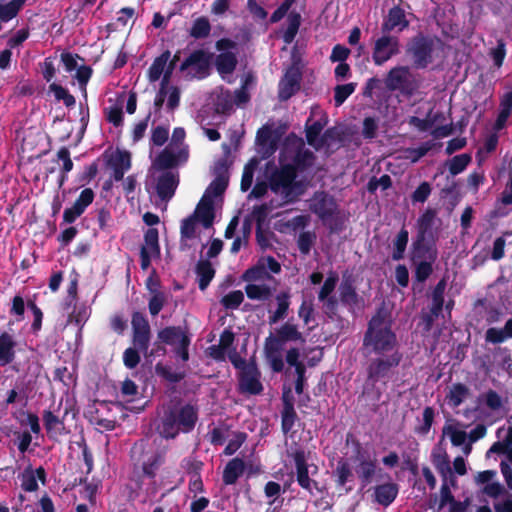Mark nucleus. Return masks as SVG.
<instances>
[{"instance_id":"f257e3e1","label":"nucleus","mask_w":512,"mask_h":512,"mask_svg":"<svg viewBox=\"0 0 512 512\" xmlns=\"http://www.w3.org/2000/svg\"><path fill=\"white\" fill-rule=\"evenodd\" d=\"M363 349L368 357L367 381L386 385L403 359L396 334L385 315L378 311L368 322L363 337Z\"/></svg>"},{"instance_id":"f03ea898","label":"nucleus","mask_w":512,"mask_h":512,"mask_svg":"<svg viewBox=\"0 0 512 512\" xmlns=\"http://www.w3.org/2000/svg\"><path fill=\"white\" fill-rule=\"evenodd\" d=\"M198 420V409L192 404H182L181 400L171 401L164 407L158 425V432L165 439H174L180 432H191Z\"/></svg>"},{"instance_id":"7ed1b4c3","label":"nucleus","mask_w":512,"mask_h":512,"mask_svg":"<svg viewBox=\"0 0 512 512\" xmlns=\"http://www.w3.org/2000/svg\"><path fill=\"white\" fill-rule=\"evenodd\" d=\"M438 249L433 238L416 236L410 247V261L414 265V281L424 283L433 273Z\"/></svg>"},{"instance_id":"20e7f679","label":"nucleus","mask_w":512,"mask_h":512,"mask_svg":"<svg viewBox=\"0 0 512 512\" xmlns=\"http://www.w3.org/2000/svg\"><path fill=\"white\" fill-rule=\"evenodd\" d=\"M294 168L289 164L275 167L267 175L269 189L276 195H280L285 203H295L304 193L305 187L297 180Z\"/></svg>"},{"instance_id":"39448f33","label":"nucleus","mask_w":512,"mask_h":512,"mask_svg":"<svg viewBox=\"0 0 512 512\" xmlns=\"http://www.w3.org/2000/svg\"><path fill=\"white\" fill-rule=\"evenodd\" d=\"M309 208L324 225L328 226L330 232H339L343 226V219L339 205L334 198L326 191L314 192Z\"/></svg>"},{"instance_id":"423d86ee","label":"nucleus","mask_w":512,"mask_h":512,"mask_svg":"<svg viewBox=\"0 0 512 512\" xmlns=\"http://www.w3.org/2000/svg\"><path fill=\"white\" fill-rule=\"evenodd\" d=\"M131 459L135 471H141L144 477L153 479L164 464L165 454L149 445L144 440L136 442L131 448Z\"/></svg>"},{"instance_id":"0eeeda50","label":"nucleus","mask_w":512,"mask_h":512,"mask_svg":"<svg viewBox=\"0 0 512 512\" xmlns=\"http://www.w3.org/2000/svg\"><path fill=\"white\" fill-rule=\"evenodd\" d=\"M436 41L439 40L423 34L410 39L406 52L411 57L415 68L425 69L432 63Z\"/></svg>"},{"instance_id":"6e6552de","label":"nucleus","mask_w":512,"mask_h":512,"mask_svg":"<svg viewBox=\"0 0 512 512\" xmlns=\"http://www.w3.org/2000/svg\"><path fill=\"white\" fill-rule=\"evenodd\" d=\"M385 84L390 91H399L406 97L413 96L420 87L419 81L407 66L392 68L386 76Z\"/></svg>"},{"instance_id":"1a4fd4ad","label":"nucleus","mask_w":512,"mask_h":512,"mask_svg":"<svg viewBox=\"0 0 512 512\" xmlns=\"http://www.w3.org/2000/svg\"><path fill=\"white\" fill-rule=\"evenodd\" d=\"M132 327V344L133 347L139 348L143 354L150 347L151 343V326L147 317L139 311H134L131 317Z\"/></svg>"},{"instance_id":"9d476101","label":"nucleus","mask_w":512,"mask_h":512,"mask_svg":"<svg viewBox=\"0 0 512 512\" xmlns=\"http://www.w3.org/2000/svg\"><path fill=\"white\" fill-rule=\"evenodd\" d=\"M261 372L255 359L249 361V365L238 374V390L242 394L260 395L263 392Z\"/></svg>"},{"instance_id":"9b49d317","label":"nucleus","mask_w":512,"mask_h":512,"mask_svg":"<svg viewBox=\"0 0 512 512\" xmlns=\"http://www.w3.org/2000/svg\"><path fill=\"white\" fill-rule=\"evenodd\" d=\"M400 41L390 33L379 37L374 44L372 59L375 65L381 66L400 52Z\"/></svg>"},{"instance_id":"f8f14e48","label":"nucleus","mask_w":512,"mask_h":512,"mask_svg":"<svg viewBox=\"0 0 512 512\" xmlns=\"http://www.w3.org/2000/svg\"><path fill=\"white\" fill-rule=\"evenodd\" d=\"M213 54L203 49L194 50L190 55L181 63L179 70L184 72L192 68L195 76L204 78L209 75L211 61Z\"/></svg>"},{"instance_id":"ddd939ff","label":"nucleus","mask_w":512,"mask_h":512,"mask_svg":"<svg viewBox=\"0 0 512 512\" xmlns=\"http://www.w3.org/2000/svg\"><path fill=\"white\" fill-rule=\"evenodd\" d=\"M70 411L71 409L66 407L61 417L55 415L50 410L43 411V424L50 439H56L58 436H63L69 433V430L65 426V418Z\"/></svg>"},{"instance_id":"4468645a","label":"nucleus","mask_w":512,"mask_h":512,"mask_svg":"<svg viewBox=\"0 0 512 512\" xmlns=\"http://www.w3.org/2000/svg\"><path fill=\"white\" fill-rule=\"evenodd\" d=\"M409 27V21L406 18V12L399 4L389 9L381 24V31L384 34L397 29L402 32Z\"/></svg>"},{"instance_id":"2eb2a0df","label":"nucleus","mask_w":512,"mask_h":512,"mask_svg":"<svg viewBox=\"0 0 512 512\" xmlns=\"http://www.w3.org/2000/svg\"><path fill=\"white\" fill-rule=\"evenodd\" d=\"M339 296L341 303L348 308L351 313L356 309L364 307V299L359 296L350 279H345L339 286Z\"/></svg>"},{"instance_id":"dca6fc26","label":"nucleus","mask_w":512,"mask_h":512,"mask_svg":"<svg viewBox=\"0 0 512 512\" xmlns=\"http://www.w3.org/2000/svg\"><path fill=\"white\" fill-rule=\"evenodd\" d=\"M301 74L296 69H290L286 72L283 79L279 82L278 98L281 101L289 100L300 90Z\"/></svg>"},{"instance_id":"f3484780","label":"nucleus","mask_w":512,"mask_h":512,"mask_svg":"<svg viewBox=\"0 0 512 512\" xmlns=\"http://www.w3.org/2000/svg\"><path fill=\"white\" fill-rule=\"evenodd\" d=\"M189 152L187 148H181L177 153H173L169 148L163 149L155 159V165L159 170H168L175 168L180 163L188 160Z\"/></svg>"},{"instance_id":"a211bd4d","label":"nucleus","mask_w":512,"mask_h":512,"mask_svg":"<svg viewBox=\"0 0 512 512\" xmlns=\"http://www.w3.org/2000/svg\"><path fill=\"white\" fill-rule=\"evenodd\" d=\"M179 183L178 175L171 172L165 171L159 175L156 184V193L161 200H170L176 191Z\"/></svg>"},{"instance_id":"6ab92c4d","label":"nucleus","mask_w":512,"mask_h":512,"mask_svg":"<svg viewBox=\"0 0 512 512\" xmlns=\"http://www.w3.org/2000/svg\"><path fill=\"white\" fill-rule=\"evenodd\" d=\"M158 338L162 339L163 342L167 343L172 348L177 345H181L183 339H191V334L188 327L185 326H166L157 331Z\"/></svg>"},{"instance_id":"aec40b11","label":"nucleus","mask_w":512,"mask_h":512,"mask_svg":"<svg viewBox=\"0 0 512 512\" xmlns=\"http://www.w3.org/2000/svg\"><path fill=\"white\" fill-rule=\"evenodd\" d=\"M196 220H199L204 228H210L215 218L214 202L211 196L204 194L196 206L194 214Z\"/></svg>"},{"instance_id":"412c9836","label":"nucleus","mask_w":512,"mask_h":512,"mask_svg":"<svg viewBox=\"0 0 512 512\" xmlns=\"http://www.w3.org/2000/svg\"><path fill=\"white\" fill-rule=\"evenodd\" d=\"M373 491L374 501L384 507H388L396 499L399 492V486L397 483L390 481L376 485L373 488Z\"/></svg>"},{"instance_id":"4be33fe9","label":"nucleus","mask_w":512,"mask_h":512,"mask_svg":"<svg viewBox=\"0 0 512 512\" xmlns=\"http://www.w3.org/2000/svg\"><path fill=\"white\" fill-rule=\"evenodd\" d=\"M328 124V117L326 114H323L319 119L312 121V117L310 116L305 123V136L307 143L317 148V144L321 137V133L324 127Z\"/></svg>"},{"instance_id":"5701e85b","label":"nucleus","mask_w":512,"mask_h":512,"mask_svg":"<svg viewBox=\"0 0 512 512\" xmlns=\"http://www.w3.org/2000/svg\"><path fill=\"white\" fill-rule=\"evenodd\" d=\"M316 160L315 154L309 149H305L303 144H301L292 158V163H288L292 168H294V172L298 175V173H303L310 169Z\"/></svg>"},{"instance_id":"b1692460","label":"nucleus","mask_w":512,"mask_h":512,"mask_svg":"<svg viewBox=\"0 0 512 512\" xmlns=\"http://www.w3.org/2000/svg\"><path fill=\"white\" fill-rule=\"evenodd\" d=\"M16 341L8 332L0 334V366L12 363L16 357Z\"/></svg>"},{"instance_id":"393cba45","label":"nucleus","mask_w":512,"mask_h":512,"mask_svg":"<svg viewBox=\"0 0 512 512\" xmlns=\"http://www.w3.org/2000/svg\"><path fill=\"white\" fill-rule=\"evenodd\" d=\"M381 471L377 467L376 459H363L359 462L356 473L360 481L361 489L366 488L372 481L376 472Z\"/></svg>"},{"instance_id":"a878e982","label":"nucleus","mask_w":512,"mask_h":512,"mask_svg":"<svg viewBox=\"0 0 512 512\" xmlns=\"http://www.w3.org/2000/svg\"><path fill=\"white\" fill-rule=\"evenodd\" d=\"M106 165L111 169H124L131 168V153L127 150L116 149L112 153L105 151L103 153Z\"/></svg>"},{"instance_id":"bb28decb","label":"nucleus","mask_w":512,"mask_h":512,"mask_svg":"<svg viewBox=\"0 0 512 512\" xmlns=\"http://www.w3.org/2000/svg\"><path fill=\"white\" fill-rule=\"evenodd\" d=\"M245 462L239 457L231 459L225 466L222 481L225 485H233L243 475Z\"/></svg>"},{"instance_id":"cd10ccee","label":"nucleus","mask_w":512,"mask_h":512,"mask_svg":"<svg viewBox=\"0 0 512 512\" xmlns=\"http://www.w3.org/2000/svg\"><path fill=\"white\" fill-rule=\"evenodd\" d=\"M432 463L437 470V472L442 477V480H448V476H450V483L452 486L456 484V479L452 475V469L450 466L449 456L446 452L443 453H435L433 452L431 455Z\"/></svg>"},{"instance_id":"c85d7f7f","label":"nucleus","mask_w":512,"mask_h":512,"mask_svg":"<svg viewBox=\"0 0 512 512\" xmlns=\"http://www.w3.org/2000/svg\"><path fill=\"white\" fill-rule=\"evenodd\" d=\"M195 273L198 278V287L204 291L215 276V269L209 260H199L196 264Z\"/></svg>"},{"instance_id":"c756f323","label":"nucleus","mask_w":512,"mask_h":512,"mask_svg":"<svg viewBox=\"0 0 512 512\" xmlns=\"http://www.w3.org/2000/svg\"><path fill=\"white\" fill-rule=\"evenodd\" d=\"M238 60L233 52H221L216 56L215 66L220 75L232 74L236 69Z\"/></svg>"},{"instance_id":"7c9ffc66","label":"nucleus","mask_w":512,"mask_h":512,"mask_svg":"<svg viewBox=\"0 0 512 512\" xmlns=\"http://www.w3.org/2000/svg\"><path fill=\"white\" fill-rule=\"evenodd\" d=\"M277 309L273 314L269 316V324H275L280 320H283L288 315L290 306V294L289 292H280L276 295Z\"/></svg>"},{"instance_id":"2f4dec72","label":"nucleus","mask_w":512,"mask_h":512,"mask_svg":"<svg viewBox=\"0 0 512 512\" xmlns=\"http://www.w3.org/2000/svg\"><path fill=\"white\" fill-rule=\"evenodd\" d=\"M26 3V0H10L0 3V21L6 23L17 17Z\"/></svg>"},{"instance_id":"473e14b6","label":"nucleus","mask_w":512,"mask_h":512,"mask_svg":"<svg viewBox=\"0 0 512 512\" xmlns=\"http://www.w3.org/2000/svg\"><path fill=\"white\" fill-rule=\"evenodd\" d=\"M171 57V52L165 50L160 56L156 57L148 69V77L151 82H155L160 79L161 75L166 68L167 62Z\"/></svg>"},{"instance_id":"72a5a7b5","label":"nucleus","mask_w":512,"mask_h":512,"mask_svg":"<svg viewBox=\"0 0 512 512\" xmlns=\"http://www.w3.org/2000/svg\"><path fill=\"white\" fill-rule=\"evenodd\" d=\"M409 241V232L403 226L398 234L396 235L395 239L393 240V252H392V259L394 261H399L404 258L405 251L407 248V244Z\"/></svg>"},{"instance_id":"f704fd0d","label":"nucleus","mask_w":512,"mask_h":512,"mask_svg":"<svg viewBox=\"0 0 512 512\" xmlns=\"http://www.w3.org/2000/svg\"><path fill=\"white\" fill-rule=\"evenodd\" d=\"M333 475L334 477H336V485L344 487L347 484V482L353 478V472L348 460L340 458L337 461V466L333 471Z\"/></svg>"},{"instance_id":"c9c22d12","label":"nucleus","mask_w":512,"mask_h":512,"mask_svg":"<svg viewBox=\"0 0 512 512\" xmlns=\"http://www.w3.org/2000/svg\"><path fill=\"white\" fill-rule=\"evenodd\" d=\"M287 22L288 25L282 35V39L286 44H291L294 41L301 25L300 13L295 11L290 12L288 14Z\"/></svg>"},{"instance_id":"e433bc0d","label":"nucleus","mask_w":512,"mask_h":512,"mask_svg":"<svg viewBox=\"0 0 512 512\" xmlns=\"http://www.w3.org/2000/svg\"><path fill=\"white\" fill-rule=\"evenodd\" d=\"M276 336H278L284 344L289 341L305 342V339L297 326L289 322L284 323L279 329H277Z\"/></svg>"},{"instance_id":"4c0bfd02","label":"nucleus","mask_w":512,"mask_h":512,"mask_svg":"<svg viewBox=\"0 0 512 512\" xmlns=\"http://www.w3.org/2000/svg\"><path fill=\"white\" fill-rule=\"evenodd\" d=\"M436 216V211L428 208L417 220V234L416 236L432 237L431 228Z\"/></svg>"},{"instance_id":"58836bf2","label":"nucleus","mask_w":512,"mask_h":512,"mask_svg":"<svg viewBox=\"0 0 512 512\" xmlns=\"http://www.w3.org/2000/svg\"><path fill=\"white\" fill-rule=\"evenodd\" d=\"M242 278H243V280L248 281V282H256V281H262L265 279H270L271 276L268 273V271H266V265H265L264 261L258 260V262L254 266L248 268L243 273Z\"/></svg>"},{"instance_id":"ea45409f","label":"nucleus","mask_w":512,"mask_h":512,"mask_svg":"<svg viewBox=\"0 0 512 512\" xmlns=\"http://www.w3.org/2000/svg\"><path fill=\"white\" fill-rule=\"evenodd\" d=\"M155 373L160 378L174 384L181 382L186 377L185 371H172L170 366L165 365L162 362H158L155 365Z\"/></svg>"},{"instance_id":"a19ab883","label":"nucleus","mask_w":512,"mask_h":512,"mask_svg":"<svg viewBox=\"0 0 512 512\" xmlns=\"http://www.w3.org/2000/svg\"><path fill=\"white\" fill-rule=\"evenodd\" d=\"M432 112L433 109H430L424 119H421L417 116H410L408 119V124L417 128L420 132L428 131L442 116V113H436L432 116Z\"/></svg>"},{"instance_id":"79ce46f5","label":"nucleus","mask_w":512,"mask_h":512,"mask_svg":"<svg viewBox=\"0 0 512 512\" xmlns=\"http://www.w3.org/2000/svg\"><path fill=\"white\" fill-rule=\"evenodd\" d=\"M211 24L205 16L198 17L194 20L190 28L189 35L194 39H204L210 35Z\"/></svg>"},{"instance_id":"37998d69","label":"nucleus","mask_w":512,"mask_h":512,"mask_svg":"<svg viewBox=\"0 0 512 512\" xmlns=\"http://www.w3.org/2000/svg\"><path fill=\"white\" fill-rule=\"evenodd\" d=\"M469 395V389L465 384L456 383L450 389L448 394L449 404L452 407L460 406L465 398Z\"/></svg>"},{"instance_id":"c03bdc74","label":"nucleus","mask_w":512,"mask_h":512,"mask_svg":"<svg viewBox=\"0 0 512 512\" xmlns=\"http://www.w3.org/2000/svg\"><path fill=\"white\" fill-rule=\"evenodd\" d=\"M91 314L90 308L86 304L74 305L73 311L69 314L68 322L74 323L80 328L89 319Z\"/></svg>"},{"instance_id":"a18cd8bd","label":"nucleus","mask_w":512,"mask_h":512,"mask_svg":"<svg viewBox=\"0 0 512 512\" xmlns=\"http://www.w3.org/2000/svg\"><path fill=\"white\" fill-rule=\"evenodd\" d=\"M297 421H299V417L295 407L281 410V430L285 435L293 430Z\"/></svg>"},{"instance_id":"49530a36","label":"nucleus","mask_w":512,"mask_h":512,"mask_svg":"<svg viewBox=\"0 0 512 512\" xmlns=\"http://www.w3.org/2000/svg\"><path fill=\"white\" fill-rule=\"evenodd\" d=\"M245 293L251 300H267L272 292L267 285L248 284L245 286Z\"/></svg>"},{"instance_id":"de8ad7c7","label":"nucleus","mask_w":512,"mask_h":512,"mask_svg":"<svg viewBox=\"0 0 512 512\" xmlns=\"http://www.w3.org/2000/svg\"><path fill=\"white\" fill-rule=\"evenodd\" d=\"M49 90L53 92L54 97L57 101H63L67 108L73 107L76 103L75 97L69 93L68 89L57 83H51Z\"/></svg>"},{"instance_id":"09e8293b","label":"nucleus","mask_w":512,"mask_h":512,"mask_svg":"<svg viewBox=\"0 0 512 512\" xmlns=\"http://www.w3.org/2000/svg\"><path fill=\"white\" fill-rule=\"evenodd\" d=\"M148 289L152 293V296L148 302L149 312L152 316H156L163 309L166 302V297L163 292L153 289L149 285Z\"/></svg>"},{"instance_id":"8fccbe9b","label":"nucleus","mask_w":512,"mask_h":512,"mask_svg":"<svg viewBox=\"0 0 512 512\" xmlns=\"http://www.w3.org/2000/svg\"><path fill=\"white\" fill-rule=\"evenodd\" d=\"M471 160H472V157L468 153H463V154L454 156L449 161L448 169H449L450 174L453 176L460 174L470 164Z\"/></svg>"},{"instance_id":"3c124183","label":"nucleus","mask_w":512,"mask_h":512,"mask_svg":"<svg viewBox=\"0 0 512 512\" xmlns=\"http://www.w3.org/2000/svg\"><path fill=\"white\" fill-rule=\"evenodd\" d=\"M142 247H146L147 251L153 255L158 256L160 254L159 233L156 228L151 227L147 229L144 234V245Z\"/></svg>"},{"instance_id":"603ef678","label":"nucleus","mask_w":512,"mask_h":512,"mask_svg":"<svg viewBox=\"0 0 512 512\" xmlns=\"http://www.w3.org/2000/svg\"><path fill=\"white\" fill-rule=\"evenodd\" d=\"M357 84L356 83H347L342 85H337L334 88V102L335 105L341 106L347 98L352 95L356 89Z\"/></svg>"},{"instance_id":"864d4df0","label":"nucleus","mask_w":512,"mask_h":512,"mask_svg":"<svg viewBox=\"0 0 512 512\" xmlns=\"http://www.w3.org/2000/svg\"><path fill=\"white\" fill-rule=\"evenodd\" d=\"M167 346V343L163 342L162 339L157 337L152 344V347H149L146 352L143 353V356L148 362L151 363L156 357H163L167 354Z\"/></svg>"},{"instance_id":"5fc2aeb1","label":"nucleus","mask_w":512,"mask_h":512,"mask_svg":"<svg viewBox=\"0 0 512 512\" xmlns=\"http://www.w3.org/2000/svg\"><path fill=\"white\" fill-rule=\"evenodd\" d=\"M317 236L315 232L303 231L299 234L297 239V246L302 255H308L314 245Z\"/></svg>"},{"instance_id":"6e6d98bb","label":"nucleus","mask_w":512,"mask_h":512,"mask_svg":"<svg viewBox=\"0 0 512 512\" xmlns=\"http://www.w3.org/2000/svg\"><path fill=\"white\" fill-rule=\"evenodd\" d=\"M228 186V177L218 174L217 177L210 183L208 188L206 189L205 193L209 196H220L224 193Z\"/></svg>"},{"instance_id":"4d7b16f0","label":"nucleus","mask_w":512,"mask_h":512,"mask_svg":"<svg viewBox=\"0 0 512 512\" xmlns=\"http://www.w3.org/2000/svg\"><path fill=\"white\" fill-rule=\"evenodd\" d=\"M88 414V420L91 424L99 426L107 431H112L115 429L116 421L101 417L99 415L98 409L90 410Z\"/></svg>"},{"instance_id":"13d9d810","label":"nucleus","mask_w":512,"mask_h":512,"mask_svg":"<svg viewBox=\"0 0 512 512\" xmlns=\"http://www.w3.org/2000/svg\"><path fill=\"white\" fill-rule=\"evenodd\" d=\"M140 354H142V353L139 348L132 346V347H128L127 349H125V351L123 352L124 366L131 370L135 369L141 361Z\"/></svg>"},{"instance_id":"bf43d9fd","label":"nucleus","mask_w":512,"mask_h":512,"mask_svg":"<svg viewBox=\"0 0 512 512\" xmlns=\"http://www.w3.org/2000/svg\"><path fill=\"white\" fill-rule=\"evenodd\" d=\"M21 479V488L26 492H34L38 489V483L34 471L29 466L19 476Z\"/></svg>"},{"instance_id":"052dcab7","label":"nucleus","mask_w":512,"mask_h":512,"mask_svg":"<svg viewBox=\"0 0 512 512\" xmlns=\"http://www.w3.org/2000/svg\"><path fill=\"white\" fill-rule=\"evenodd\" d=\"M244 300V294L241 290H234L226 294L221 299V304L226 309H237Z\"/></svg>"},{"instance_id":"680f3d73","label":"nucleus","mask_w":512,"mask_h":512,"mask_svg":"<svg viewBox=\"0 0 512 512\" xmlns=\"http://www.w3.org/2000/svg\"><path fill=\"white\" fill-rule=\"evenodd\" d=\"M431 192V184L427 181L421 182L420 185L414 190V192L410 196L412 203L416 204L426 202L429 196L431 195Z\"/></svg>"},{"instance_id":"e2e57ef3","label":"nucleus","mask_w":512,"mask_h":512,"mask_svg":"<svg viewBox=\"0 0 512 512\" xmlns=\"http://www.w3.org/2000/svg\"><path fill=\"white\" fill-rule=\"evenodd\" d=\"M435 417V411L432 407L427 406L423 410V423L415 428V432L425 436L429 433Z\"/></svg>"},{"instance_id":"0e129e2a","label":"nucleus","mask_w":512,"mask_h":512,"mask_svg":"<svg viewBox=\"0 0 512 512\" xmlns=\"http://www.w3.org/2000/svg\"><path fill=\"white\" fill-rule=\"evenodd\" d=\"M296 481L302 489L308 491L311 494L313 492L312 486L317 488L318 485L317 481L309 477V468L300 469L296 471Z\"/></svg>"},{"instance_id":"69168bd1","label":"nucleus","mask_w":512,"mask_h":512,"mask_svg":"<svg viewBox=\"0 0 512 512\" xmlns=\"http://www.w3.org/2000/svg\"><path fill=\"white\" fill-rule=\"evenodd\" d=\"M338 275L336 273H331L324 281L319 293L318 299L319 301H324L327 297L331 296L338 282Z\"/></svg>"},{"instance_id":"338daca9","label":"nucleus","mask_w":512,"mask_h":512,"mask_svg":"<svg viewBox=\"0 0 512 512\" xmlns=\"http://www.w3.org/2000/svg\"><path fill=\"white\" fill-rule=\"evenodd\" d=\"M489 56L492 58L495 67L500 68L503 65L506 56V44L503 39L497 40V45L490 49Z\"/></svg>"},{"instance_id":"774afa93","label":"nucleus","mask_w":512,"mask_h":512,"mask_svg":"<svg viewBox=\"0 0 512 512\" xmlns=\"http://www.w3.org/2000/svg\"><path fill=\"white\" fill-rule=\"evenodd\" d=\"M94 198V191L91 188H85L80 192L79 196L74 202V205L84 213L86 209L93 203Z\"/></svg>"}]
</instances>
